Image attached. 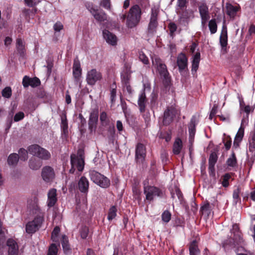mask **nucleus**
Instances as JSON below:
<instances>
[{
  "label": "nucleus",
  "instance_id": "f257e3e1",
  "mask_svg": "<svg viewBox=\"0 0 255 255\" xmlns=\"http://www.w3.org/2000/svg\"><path fill=\"white\" fill-rule=\"evenodd\" d=\"M142 11L139 5L134 4L130 7L127 14L126 25L132 28L137 26L141 18Z\"/></svg>",
  "mask_w": 255,
  "mask_h": 255
},
{
  "label": "nucleus",
  "instance_id": "f03ea898",
  "mask_svg": "<svg viewBox=\"0 0 255 255\" xmlns=\"http://www.w3.org/2000/svg\"><path fill=\"white\" fill-rule=\"evenodd\" d=\"M89 176L94 183L102 188H107L111 185V181L108 177L95 170H90Z\"/></svg>",
  "mask_w": 255,
  "mask_h": 255
},
{
  "label": "nucleus",
  "instance_id": "7ed1b4c3",
  "mask_svg": "<svg viewBox=\"0 0 255 255\" xmlns=\"http://www.w3.org/2000/svg\"><path fill=\"white\" fill-rule=\"evenodd\" d=\"M70 157L71 168L69 172L73 174L76 169L79 172H82L85 165L84 156L82 152L79 151L78 154H72Z\"/></svg>",
  "mask_w": 255,
  "mask_h": 255
},
{
  "label": "nucleus",
  "instance_id": "20e7f679",
  "mask_svg": "<svg viewBox=\"0 0 255 255\" xmlns=\"http://www.w3.org/2000/svg\"><path fill=\"white\" fill-rule=\"evenodd\" d=\"M29 153L43 160H48L51 157L50 152L37 144H33L28 147Z\"/></svg>",
  "mask_w": 255,
  "mask_h": 255
},
{
  "label": "nucleus",
  "instance_id": "39448f33",
  "mask_svg": "<svg viewBox=\"0 0 255 255\" xmlns=\"http://www.w3.org/2000/svg\"><path fill=\"white\" fill-rule=\"evenodd\" d=\"M159 13V8L155 6L151 8L150 20L147 28L148 33L153 34L156 32L158 25L157 18Z\"/></svg>",
  "mask_w": 255,
  "mask_h": 255
},
{
  "label": "nucleus",
  "instance_id": "423d86ee",
  "mask_svg": "<svg viewBox=\"0 0 255 255\" xmlns=\"http://www.w3.org/2000/svg\"><path fill=\"white\" fill-rule=\"evenodd\" d=\"M152 63L153 66L158 71L160 75L165 79H167L169 73L166 65L161 59L157 56H154L152 58Z\"/></svg>",
  "mask_w": 255,
  "mask_h": 255
},
{
  "label": "nucleus",
  "instance_id": "0eeeda50",
  "mask_svg": "<svg viewBox=\"0 0 255 255\" xmlns=\"http://www.w3.org/2000/svg\"><path fill=\"white\" fill-rule=\"evenodd\" d=\"M144 194L146 196V200L153 201L154 197H161L162 195L161 190L158 188L153 186H146L144 187Z\"/></svg>",
  "mask_w": 255,
  "mask_h": 255
},
{
  "label": "nucleus",
  "instance_id": "6e6552de",
  "mask_svg": "<svg viewBox=\"0 0 255 255\" xmlns=\"http://www.w3.org/2000/svg\"><path fill=\"white\" fill-rule=\"evenodd\" d=\"M86 6L97 21L102 22L107 20V16L106 13L104 11H99L98 9L94 7L92 3L87 2Z\"/></svg>",
  "mask_w": 255,
  "mask_h": 255
},
{
  "label": "nucleus",
  "instance_id": "1a4fd4ad",
  "mask_svg": "<svg viewBox=\"0 0 255 255\" xmlns=\"http://www.w3.org/2000/svg\"><path fill=\"white\" fill-rule=\"evenodd\" d=\"M102 79L101 73L96 69H92L87 72L86 81L90 85H94L97 81H100Z\"/></svg>",
  "mask_w": 255,
  "mask_h": 255
},
{
  "label": "nucleus",
  "instance_id": "9d476101",
  "mask_svg": "<svg viewBox=\"0 0 255 255\" xmlns=\"http://www.w3.org/2000/svg\"><path fill=\"white\" fill-rule=\"evenodd\" d=\"M43 221L42 216H38L31 222H29L26 225V232L28 234H32L35 232L40 227Z\"/></svg>",
  "mask_w": 255,
  "mask_h": 255
},
{
  "label": "nucleus",
  "instance_id": "9b49d317",
  "mask_svg": "<svg viewBox=\"0 0 255 255\" xmlns=\"http://www.w3.org/2000/svg\"><path fill=\"white\" fill-rule=\"evenodd\" d=\"M178 113V110L173 106L168 107L164 113L163 123L164 125H169Z\"/></svg>",
  "mask_w": 255,
  "mask_h": 255
},
{
  "label": "nucleus",
  "instance_id": "f8f14e48",
  "mask_svg": "<svg viewBox=\"0 0 255 255\" xmlns=\"http://www.w3.org/2000/svg\"><path fill=\"white\" fill-rule=\"evenodd\" d=\"M99 112L97 109H94L90 113L88 122L89 129L91 133L95 132L98 120Z\"/></svg>",
  "mask_w": 255,
  "mask_h": 255
},
{
  "label": "nucleus",
  "instance_id": "ddd939ff",
  "mask_svg": "<svg viewBox=\"0 0 255 255\" xmlns=\"http://www.w3.org/2000/svg\"><path fill=\"white\" fill-rule=\"evenodd\" d=\"M199 11L201 18V23L205 26L207 21L210 18L208 7L205 3L201 4L199 6Z\"/></svg>",
  "mask_w": 255,
  "mask_h": 255
},
{
  "label": "nucleus",
  "instance_id": "4468645a",
  "mask_svg": "<svg viewBox=\"0 0 255 255\" xmlns=\"http://www.w3.org/2000/svg\"><path fill=\"white\" fill-rule=\"evenodd\" d=\"M41 176L43 180L46 182H51L55 178V173L53 169L49 166L43 168Z\"/></svg>",
  "mask_w": 255,
  "mask_h": 255
},
{
  "label": "nucleus",
  "instance_id": "2eb2a0df",
  "mask_svg": "<svg viewBox=\"0 0 255 255\" xmlns=\"http://www.w3.org/2000/svg\"><path fill=\"white\" fill-rule=\"evenodd\" d=\"M73 75L75 82L78 84L81 83L82 77V69L80 61L78 60H74L73 66Z\"/></svg>",
  "mask_w": 255,
  "mask_h": 255
},
{
  "label": "nucleus",
  "instance_id": "dca6fc26",
  "mask_svg": "<svg viewBox=\"0 0 255 255\" xmlns=\"http://www.w3.org/2000/svg\"><path fill=\"white\" fill-rule=\"evenodd\" d=\"M22 83V85L24 88H27L29 86L33 88H35L40 85V81L38 78H30L27 76H24Z\"/></svg>",
  "mask_w": 255,
  "mask_h": 255
},
{
  "label": "nucleus",
  "instance_id": "f3484780",
  "mask_svg": "<svg viewBox=\"0 0 255 255\" xmlns=\"http://www.w3.org/2000/svg\"><path fill=\"white\" fill-rule=\"evenodd\" d=\"M177 64L180 72H181L187 67L188 59L185 54L180 53L178 55Z\"/></svg>",
  "mask_w": 255,
  "mask_h": 255
},
{
  "label": "nucleus",
  "instance_id": "a211bd4d",
  "mask_svg": "<svg viewBox=\"0 0 255 255\" xmlns=\"http://www.w3.org/2000/svg\"><path fill=\"white\" fill-rule=\"evenodd\" d=\"M103 35L108 43L113 46L117 45L118 39L115 34L108 30H104L103 31Z\"/></svg>",
  "mask_w": 255,
  "mask_h": 255
},
{
  "label": "nucleus",
  "instance_id": "6ab92c4d",
  "mask_svg": "<svg viewBox=\"0 0 255 255\" xmlns=\"http://www.w3.org/2000/svg\"><path fill=\"white\" fill-rule=\"evenodd\" d=\"M8 247V255H17L18 253V246L14 240L9 239L6 243Z\"/></svg>",
  "mask_w": 255,
  "mask_h": 255
},
{
  "label": "nucleus",
  "instance_id": "aec40b11",
  "mask_svg": "<svg viewBox=\"0 0 255 255\" xmlns=\"http://www.w3.org/2000/svg\"><path fill=\"white\" fill-rule=\"evenodd\" d=\"M197 124V118L196 116H192L188 125V130L189 133V141L192 142L195 136L196 132V126Z\"/></svg>",
  "mask_w": 255,
  "mask_h": 255
},
{
  "label": "nucleus",
  "instance_id": "412c9836",
  "mask_svg": "<svg viewBox=\"0 0 255 255\" xmlns=\"http://www.w3.org/2000/svg\"><path fill=\"white\" fill-rule=\"evenodd\" d=\"M241 10V6L238 4L234 5L230 3L226 4L227 14L231 18H234L237 15L238 12Z\"/></svg>",
  "mask_w": 255,
  "mask_h": 255
},
{
  "label": "nucleus",
  "instance_id": "4be33fe9",
  "mask_svg": "<svg viewBox=\"0 0 255 255\" xmlns=\"http://www.w3.org/2000/svg\"><path fill=\"white\" fill-rule=\"evenodd\" d=\"M136 158L137 161H142L146 155L145 147L141 143H138L135 150Z\"/></svg>",
  "mask_w": 255,
  "mask_h": 255
},
{
  "label": "nucleus",
  "instance_id": "5701e85b",
  "mask_svg": "<svg viewBox=\"0 0 255 255\" xmlns=\"http://www.w3.org/2000/svg\"><path fill=\"white\" fill-rule=\"evenodd\" d=\"M218 159V155L215 152H212L209 158V172L210 175H215V165Z\"/></svg>",
  "mask_w": 255,
  "mask_h": 255
},
{
  "label": "nucleus",
  "instance_id": "b1692460",
  "mask_svg": "<svg viewBox=\"0 0 255 255\" xmlns=\"http://www.w3.org/2000/svg\"><path fill=\"white\" fill-rule=\"evenodd\" d=\"M57 200L56 190L55 189H50L48 193L47 206L49 207L54 206Z\"/></svg>",
  "mask_w": 255,
  "mask_h": 255
},
{
  "label": "nucleus",
  "instance_id": "393cba45",
  "mask_svg": "<svg viewBox=\"0 0 255 255\" xmlns=\"http://www.w3.org/2000/svg\"><path fill=\"white\" fill-rule=\"evenodd\" d=\"M89 182L85 176H82L79 181L78 188L79 190L83 193H87L89 189Z\"/></svg>",
  "mask_w": 255,
  "mask_h": 255
},
{
  "label": "nucleus",
  "instance_id": "a878e982",
  "mask_svg": "<svg viewBox=\"0 0 255 255\" xmlns=\"http://www.w3.org/2000/svg\"><path fill=\"white\" fill-rule=\"evenodd\" d=\"M249 151L252 153V156L255 157V131L250 133L249 138Z\"/></svg>",
  "mask_w": 255,
  "mask_h": 255
},
{
  "label": "nucleus",
  "instance_id": "bb28decb",
  "mask_svg": "<svg viewBox=\"0 0 255 255\" xmlns=\"http://www.w3.org/2000/svg\"><path fill=\"white\" fill-rule=\"evenodd\" d=\"M146 103V98L144 90L141 92L139 95L138 100V105L140 112H144L145 110V105Z\"/></svg>",
  "mask_w": 255,
  "mask_h": 255
},
{
  "label": "nucleus",
  "instance_id": "cd10ccee",
  "mask_svg": "<svg viewBox=\"0 0 255 255\" xmlns=\"http://www.w3.org/2000/svg\"><path fill=\"white\" fill-rule=\"evenodd\" d=\"M183 147V143L180 138H176L173 145V152L174 154L178 155L180 152Z\"/></svg>",
  "mask_w": 255,
  "mask_h": 255
},
{
  "label": "nucleus",
  "instance_id": "c85d7f7f",
  "mask_svg": "<svg viewBox=\"0 0 255 255\" xmlns=\"http://www.w3.org/2000/svg\"><path fill=\"white\" fill-rule=\"evenodd\" d=\"M194 17V11L192 9H186L180 14V19H183L188 22Z\"/></svg>",
  "mask_w": 255,
  "mask_h": 255
},
{
  "label": "nucleus",
  "instance_id": "c756f323",
  "mask_svg": "<svg viewBox=\"0 0 255 255\" xmlns=\"http://www.w3.org/2000/svg\"><path fill=\"white\" fill-rule=\"evenodd\" d=\"M244 134V129L241 127L237 133L234 141V146L237 148L239 146V143L243 139Z\"/></svg>",
  "mask_w": 255,
  "mask_h": 255
},
{
  "label": "nucleus",
  "instance_id": "7c9ffc66",
  "mask_svg": "<svg viewBox=\"0 0 255 255\" xmlns=\"http://www.w3.org/2000/svg\"><path fill=\"white\" fill-rule=\"evenodd\" d=\"M226 164L228 167L230 168H234L237 167V159L236 157V154L234 152L232 153L230 156L227 160Z\"/></svg>",
  "mask_w": 255,
  "mask_h": 255
},
{
  "label": "nucleus",
  "instance_id": "2f4dec72",
  "mask_svg": "<svg viewBox=\"0 0 255 255\" xmlns=\"http://www.w3.org/2000/svg\"><path fill=\"white\" fill-rule=\"evenodd\" d=\"M42 162L35 158L31 159L29 162L30 168L33 170H37L42 166Z\"/></svg>",
  "mask_w": 255,
  "mask_h": 255
},
{
  "label": "nucleus",
  "instance_id": "473e14b6",
  "mask_svg": "<svg viewBox=\"0 0 255 255\" xmlns=\"http://www.w3.org/2000/svg\"><path fill=\"white\" fill-rule=\"evenodd\" d=\"M190 255H198L200 253V251L198 248L197 242L194 240L191 244L189 247Z\"/></svg>",
  "mask_w": 255,
  "mask_h": 255
},
{
  "label": "nucleus",
  "instance_id": "72a5a7b5",
  "mask_svg": "<svg viewBox=\"0 0 255 255\" xmlns=\"http://www.w3.org/2000/svg\"><path fill=\"white\" fill-rule=\"evenodd\" d=\"M62 245L64 252L68 254L70 251V246L68 243V239L66 236H62Z\"/></svg>",
  "mask_w": 255,
  "mask_h": 255
},
{
  "label": "nucleus",
  "instance_id": "f704fd0d",
  "mask_svg": "<svg viewBox=\"0 0 255 255\" xmlns=\"http://www.w3.org/2000/svg\"><path fill=\"white\" fill-rule=\"evenodd\" d=\"M220 42L223 47H226L228 44V35L226 28L222 31L220 38Z\"/></svg>",
  "mask_w": 255,
  "mask_h": 255
},
{
  "label": "nucleus",
  "instance_id": "c9c22d12",
  "mask_svg": "<svg viewBox=\"0 0 255 255\" xmlns=\"http://www.w3.org/2000/svg\"><path fill=\"white\" fill-rule=\"evenodd\" d=\"M19 159V156L16 153H12L9 155L7 159V162L9 165H13L17 163Z\"/></svg>",
  "mask_w": 255,
  "mask_h": 255
},
{
  "label": "nucleus",
  "instance_id": "e433bc0d",
  "mask_svg": "<svg viewBox=\"0 0 255 255\" xmlns=\"http://www.w3.org/2000/svg\"><path fill=\"white\" fill-rule=\"evenodd\" d=\"M61 127L63 134L67 136L68 135V123L66 117L61 118Z\"/></svg>",
  "mask_w": 255,
  "mask_h": 255
},
{
  "label": "nucleus",
  "instance_id": "4c0bfd02",
  "mask_svg": "<svg viewBox=\"0 0 255 255\" xmlns=\"http://www.w3.org/2000/svg\"><path fill=\"white\" fill-rule=\"evenodd\" d=\"M59 246V243H57V245L56 244H52L49 248L48 255H57L58 247Z\"/></svg>",
  "mask_w": 255,
  "mask_h": 255
},
{
  "label": "nucleus",
  "instance_id": "58836bf2",
  "mask_svg": "<svg viewBox=\"0 0 255 255\" xmlns=\"http://www.w3.org/2000/svg\"><path fill=\"white\" fill-rule=\"evenodd\" d=\"M60 231V228L56 227L54 228L51 234V239L53 242L59 243L58 236Z\"/></svg>",
  "mask_w": 255,
  "mask_h": 255
},
{
  "label": "nucleus",
  "instance_id": "ea45409f",
  "mask_svg": "<svg viewBox=\"0 0 255 255\" xmlns=\"http://www.w3.org/2000/svg\"><path fill=\"white\" fill-rule=\"evenodd\" d=\"M209 28L212 34H214L217 30V25L215 19H212L209 22Z\"/></svg>",
  "mask_w": 255,
  "mask_h": 255
},
{
  "label": "nucleus",
  "instance_id": "a19ab883",
  "mask_svg": "<svg viewBox=\"0 0 255 255\" xmlns=\"http://www.w3.org/2000/svg\"><path fill=\"white\" fill-rule=\"evenodd\" d=\"M117 209L115 206H112L109 211L108 219L111 221L114 219L117 216Z\"/></svg>",
  "mask_w": 255,
  "mask_h": 255
},
{
  "label": "nucleus",
  "instance_id": "79ce46f5",
  "mask_svg": "<svg viewBox=\"0 0 255 255\" xmlns=\"http://www.w3.org/2000/svg\"><path fill=\"white\" fill-rule=\"evenodd\" d=\"M2 96L6 99H9L12 95V90L10 87H6L1 91Z\"/></svg>",
  "mask_w": 255,
  "mask_h": 255
},
{
  "label": "nucleus",
  "instance_id": "37998d69",
  "mask_svg": "<svg viewBox=\"0 0 255 255\" xmlns=\"http://www.w3.org/2000/svg\"><path fill=\"white\" fill-rule=\"evenodd\" d=\"M231 178V173H226L222 177V185L224 187H227L229 185V181Z\"/></svg>",
  "mask_w": 255,
  "mask_h": 255
},
{
  "label": "nucleus",
  "instance_id": "c03bdc74",
  "mask_svg": "<svg viewBox=\"0 0 255 255\" xmlns=\"http://www.w3.org/2000/svg\"><path fill=\"white\" fill-rule=\"evenodd\" d=\"M18 153L19 154V158L20 160L25 161L28 158L27 151L23 148H20L19 150Z\"/></svg>",
  "mask_w": 255,
  "mask_h": 255
},
{
  "label": "nucleus",
  "instance_id": "a18cd8bd",
  "mask_svg": "<svg viewBox=\"0 0 255 255\" xmlns=\"http://www.w3.org/2000/svg\"><path fill=\"white\" fill-rule=\"evenodd\" d=\"M171 215L169 211L166 210L163 212L161 215L162 220L165 223H168L171 220Z\"/></svg>",
  "mask_w": 255,
  "mask_h": 255
},
{
  "label": "nucleus",
  "instance_id": "49530a36",
  "mask_svg": "<svg viewBox=\"0 0 255 255\" xmlns=\"http://www.w3.org/2000/svg\"><path fill=\"white\" fill-rule=\"evenodd\" d=\"M16 48L19 52H23L24 44L23 40L20 38H18L16 40Z\"/></svg>",
  "mask_w": 255,
  "mask_h": 255
},
{
  "label": "nucleus",
  "instance_id": "de8ad7c7",
  "mask_svg": "<svg viewBox=\"0 0 255 255\" xmlns=\"http://www.w3.org/2000/svg\"><path fill=\"white\" fill-rule=\"evenodd\" d=\"M121 79L123 85H127L128 84H129L130 75L127 73H125L121 76Z\"/></svg>",
  "mask_w": 255,
  "mask_h": 255
},
{
  "label": "nucleus",
  "instance_id": "09e8293b",
  "mask_svg": "<svg viewBox=\"0 0 255 255\" xmlns=\"http://www.w3.org/2000/svg\"><path fill=\"white\" fill-rule=\"evenodd\" d=\"M139 59L144 64H149V60L146 55L142 52H139Z\"/></svg>",
  "mask_w": 255,
  "mask_h": 255
},
{
  "label": "nucleus",
  "instance_id": "8fccbe9b",
  "mask_svg": "<svg viewBox=\"0 0 255 255\" xmlns=\"http://www.w3.org/2000/svg\"><path fill=\"white\" fill-rule=\"evenodd\" d=\"M27 207L30 210L36 209L37 208V201L35 199L29 200L27 201Z\"/></svg>",
  "mask_w": 255,
  "mask_h": 255
},
{
  "label": "nucleus",
  "instance_id": "3c124183",
  "mask_svg": "<svg viewBox=\"0 0 255 255\" xmlns=\"http://www.w3.org/2000/svg\"><path fill=\"white\" fill-rule=\"evenodd\" d=\"M100 5L108 10H111V9L110 0H102L100 2Z\"/></svg>",
  "mask_w": 255,
  "mask_h": 255
},
{
  "label": "nucleus",
  "instance_id": "603ef678",
  "mask_svg": "<svg viewBox=\"0 0 255 255\" xmlns=\"http://www.w3.org/2000/svg\"><path fill=\"white\" fill-rule=\"evenodd\" d=\"M89 229L86 226L82 227L80 230V235L82 239H86L88 235Z\"/></svg>",
  "mask_w": 255,
  "mask_h": 255
},
{
  "label": "nucleus",
  "instance_id": "864d4df0",
  "mask_svg": "<svg viewBox=\"0 0 255 255\" xmlns=\"http://www.w3.org/2000/svg\"><path fill=\"white\" fill-rule=\"evenodd\" d=\"M25 4L29 7H33L40 2V0H24Z\"/></svg>",
  "mask_w": 255,
  "mask_h": 255
},
{
  "label": "nucleus",
  "instance_id": "5fc2aeb1",
  "mask_svg": "<svg viewBox=\"0 0 255 255\" xmlns=\"http://www.w3.org/2000/svg\"><path fill=\"white\" fill-rule=\"evenodd\" d=\"M100 121L102 123V124L103 126L107 125L108 124V121H107V113L105 112H103L100 114Z\"/></svg>",
  "mask_w": 255,
  "mask_h": 255
},
{
  "label": "nucleus",
  "instance_id": "6e6d98bb",
  "mask_svg": "<svg viewBox=\"0 0 255 255\" xmlns=\"http://www.w3.org/2000/svg\"><path fill=\"white\" fill-rule=\"evenodd\" d=\"M217 110H218V106L216 104L214 105V106H213V107L210 111V115H209V119L210 120H212L213 117L217 114Z\"/></svg>",
  "mask_w": 255,
  "mask_h": 255
},
{
  "label": "nucleus",
  "instance_id": "4d7b16f0",
  "mask_svg": "<svg viewBox=\"0 0 255 255\" xmlns=\"http://www.w3.org/2000/svg\"><path fill=\"white\" fill-rule=\"evenodd\" d=\"M168 28L170 31V33L171 35L173 34V33L177 30V26L176 24L174 22H171L168 25Z\"/></svg>",
  "mask_w": 255,
  "mask_h": 255
},
{
  "label": "nucleus",
  "instance_id": "13d9d810",
  "mask_svg": "<svg viewBox=\"0 0 255 255\" xmlns=\"http://www.w3.org/2000/svg\"><path fill=\"white\" fill-rule=\"evenodd\" d=\"M24 114L22 112H19L15 114L14 117V121L15 122H18L23 119Z\"/></svg>",
  "mask_w": 255,
  "mask_h": 255
},
{
  "label": "nucleus",
  "instance_id": "bf43d9fd",
  "mask_svg": "<svg viewBox=\"0 0 255 255\" xmlns=\"http://www.w3.org/2000/svg\"><path fill=\"white\" fill-rule=\"evenodd\" d=\"M224 146L227 150H229L232 144L231 138L228 137L224 142Z\"/></svg>",
  "mask_w": 255,
  "mask_h": 255
},
{
  "label": "nucleus",
  "instance_id": "052dcab7",
  "mask_svg": "<svg viewBox=\"0 0 255 255\" xmlns=\"http://www.w3.org/2000/svg\"><path fill=\"white\" fill-rule=\"evenodd\" d=\"M111 98L113 101L116 98V86L115 84L112 85V88L111 90Z\"/></svg>",
  "mask_w": 255,
  "mask_h": 255
},
{
  "label": "nucleus",
  "instance_id": "680f3d73",
  "mask_svg": "<svg viewBox=\"0 0 255 255\" xmlns=\"http://www.w3.org/2000/svg\"><path fill=\"white\" fill-rule=\"evenodd\" d=\"M55 31L59 32L63 28V25L60 22H57L53 26Z\"/></svg>",
  "mask_w": 255,
  "mask_h": 255
},
{
  "label": "nucleus",
  "instance_id": "e2e57ef3",
  "mask_svg": "<svg viewBox=\"0 0 255 255\" xmlns=\"http://www.w3.org/2000/svg\"><path fill=\"white\" fill-rule=\"evenodd\" d=\"M240 193V190L239 188H237L234 191L233 196V198L235 200H237L236 201H237L240 198H239Z\"/></svg>",
  "mask_w": 255,
  "mask_h": 255
},
{
  "label": "nucleus",
  "instance_id": "0e129e2a",
  "mask_svg": "<svg viewBox=\"0 0 255 255\" xmlns=\"http://www.w3.org/2000/svg\"><path fill=\"white\" fill-rule=\"evenodd\" d=\"M200 61V53L199 52H197L193 57V59L192 60V62L199 64Z\"/></svg>",
  "mask_w": 255,
  "mask_h": 255
},
{
  "label": "nucleus",
  "instance_id": "69168bd1",
  "mask_svg": "<svg viewBox=\"0 0 255 255\" xmlns=\"http://www.w3.org/2000/svg\"><path fill=\"white\" fill-rule=\"evenodd\" d=\"M186 0H177V5L181 8H184L186 6Z\"/></svg>",
  "mask_w": 255,
  "mask_h": 255
},
{
  "label": "nucleus",
  "instance_id": "338daca9",
  "mask_svg": "<svg viewBox=\"0 0 255 255\" xmlns=\"http://www.w3.org/2000/svg\"><path fill=\"white\" fill-rule=\"evenodd\" d=\"M123 87L124 89H126L128 94H131L132 93V89L131 87L130 86L129 84H128L127 85H123Z\"/></svg>",
  "mask_w": 255,
  "mask_h": 255
},
{
  "label": "nucleus",
  "instance_id": "774afa93",
  "mask_svg": "<svg viewBox=\"0 0 255 255\" xmlns=\"http://www.w3.org/2000/svg\"><path fill=\"white\" fill-rule=\"evenodd\" d=\"M116 126H117V128L118 130L120 132L122 131L123 130V124H122L121 121H118L117 122Z\"/></svg>",
  "mask_w": 255,
  "mask_h": 255
}]
</instances>
